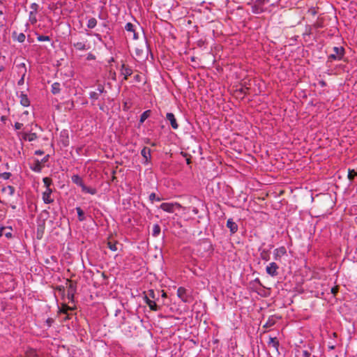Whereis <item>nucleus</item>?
<instances>
[{"label":"nucleus","mask_w":357,"mask_h":357,"mask_svg":"<svg viewBox=\"0 0 357 357\" xmlns=\"http://www.w3.org/2000/svg\"><path fill=\"white\" fill-rule=\"evenodd\" d=\"M269 0H251L248 4L255 14H260L266 10V6Z\"/></svg>","instance_id":"1"},{"label":"nucleus","mask_w":357,"mask_h":357,"mask_svg":"<svg viewBox=\"0 0 357 357\" xmlns=\"http://www.w3.org/2000/svg\"><path fill=\"white\" fill-rule=\"evenodd\" d=\"M344 53L345 50L343 47H334L333 48V53L328 56L327 62L342 60Z\"/></svg>","instance_id":"2"},{"label":"nucleus","mask_w":357,"mask_h":357,"mask_svg":"<svg viewBox=\"0 0 357 357\" xmlns=\"http://www.w3.org/2000/svg\"><path fill=\"white\" fill-rule=\"evenodd\" d=\"M72 45L78 51H86L91 48L90 43L87 39H82L80 41H75Z\"/></svg>","instance_id":"3"},{"label":"nucleus","mask_w":357,"mask_h":357,"mask_svg":"<svg viewBox=\"0 0 357 357\" xmlns=\"http://www.w3.org/2000/svg\"><path fill=\"white\" fill-rule=\"evenodd\" d=\"M278 265L275 262H271L266 266V271L271 277H276L278 275Z\"/></svg>","instance_id":"4"},{"label":"nucleus","mask_w":357,"mask_h":357,"mask_svg":"<svg viewBox=\"0 0 357 357\" xmlns=\"http://www.w3.org/2000/svg\"><path fill=\"white\" fill-rule=\"evenodd\" d=\"M133 71L130 66L125 63H122L120 68V73L123 76V79L127 80L128 77L132 74Z\"/></svg>","instance_id":"5"},{"label":"nucleus","mask_w":357,"mask_h":357,"mask_svg":"<svg viewBox=\"0 0 357 357\" xmlns=\"http://www.w3.org/2000/svg\"><path fill=\"white\" fill-rule=\"evenodd\" d=\"M141 155L144 160V164L147 165L150 163L151 159V151L149 148L144 146L141 151Z\"/></svg>","instance_id":"6"},{"label":"nucleus","mask_w":357,"mask_h":357,"mask_svg":"<svg viewBox=\"0 0 357 357\" xmlns=\"http://www.w3.org/2000/svg\"><path fill=\"white\" fill-rule=\"evenodd\" d=\"M105 92V88L102 85L99 84L96 91H91L89 93V98L93 100H96L99 98L100 94Z\"/></svg>","instance_id":"7"},{"label":"nucleus","mask_w":357,"mask_h":357,"mask_svg":"<svg viewBox=\"0 0 357 357\" xmlns=\"http://www.w3.org/2000/svg\"><path fill=\"white\" fill-rule=\"evenodd\" d=\"M177 296L181 300L185 303L189 301V296L187 293V290L182 287H178L177 289Z\"/></svg>","instance_id":"8"},{"label":"nucleus","mask_w":357,"mask_h":357,"mask_svg":"<svg viewBox=\"0 0 357 357\" xmlns=\"http://www.w3.org/2000/svg\"><path fill=\"white\" fill-rule=\"evenodd\" d=\"M52 190L51 188H47L45 192H43V200L45 204H51L54 202V199L52 198Z\"/></svg>","instance_id":"9"},{"label":"nucleus","mask_w":357,"mask_h":357,"mask_svg":"<svg viewBox=\"0 0 357 357\" xmlns=\"http://www.w3.org/2000/svg\"><path fill=\"white\" fill-rule=\"evenodd\" d=\"M45 228V220H40V221L38 222L37 231H36V237L38 239H41L43 238Z\"/></svg>","instance_id":"10"},{"label":"nucleus","mask_w":357,"mask_h":357,"mask_svg":"<svg viewBox=\"0 0 357 357\" xmlns=\"http://www.w3.org/2000/svg\"><path fill=\"white\" fill-rule=\"evenodd\" d=\"M286 253L287 250L284 246H281L278 248H276L274 250L273 252L274 259L275 260H280L282 256L286 255Z\"/></svg>","instance_id":"11"},{"label":"nucleus","mask_w":357,"mask_h":357,"mask_svg":"<svg viewBox=\"0 0 357 357\" xmlns=\"http://www.w3.org/2000/svg\"><path fill=\"white\" fill-rule=\"evenodd\" d=\"M74 307H70L66 304H63L61 307L59 308V312L61 314H65L66 316L63 319L64 321H66L70 319V314H68L69 310H73Z\"/></svg>","instance_id":"12"},{"label":"nucleus","mask_w":357,"mask_h":357,"mask_svg":"<svg viewBox=\"0 0 357 357\" xmlns=\"http://www.w3.org/2000/svg\"><path fill=\"white\" fill-rule=\"evenodd\" d=\"M166 118L168 121H169L171 126L172 127L173 129L176 130L178 128V124L177 123L176 119L173 113H167Z\"/></svg>","instance_id":"13"},{"label":"nucleus","mask_w":357,"mask_h":357,"mask_svg":"<svg viewBox=\"0 0 357 357\" xmlns=\"http://www.w3.org/2000/svg\"><path fill=\"white\" fill-rule=\"evenodd\" d=\"M144 301L151 310L158 311L160 309L155 302L150 299L148 296H144Z\"/></svg>","instance_id":"14"},{"label":"nucleus","mask_w":357,"mask_h":357,"mask_svg":"<svg viewBox=\"0 0 357 357\" xmlns=\"http://www.w3.org/2000/svg\"><path fill=\"white\" fill-rule=\"evenodd\" d=\"M227 227L229 229L231 234H235L238 231L237 224L233 221L231 218L228 219L227 222Z\"/></svg>","instance_id":"15"},{"label":"nucleus","mask_w":357,"mask_h":357,"mask_svg":"<svg viewBox=\"0 0 357 357\" xmlns=\"http://www.w3.org/2000/svg\"><path fill=\"white\" fill-rule=\"evenodd\" d=\"M160 208L164 211L168 213H173L174 208V204L172 203H162L160 206Z\"/></svg>","instance_id":"16"},{"label":"nucleus","mask_w":357,"mask_h":357,"mask_svg":"<svg viewBox=\"0 0 357 357\" xmlns=\"http://www.w3.org/2000/svg\"><path fill=\"white\" fill-rule=\"evenodd\" d=\"M20 104L24 107H28L30 105L29 99L27 97V95L21 92L20 96Z\"/></svg>","instance_id":"17"},{"label":"nucleus","mask_w":357,"mask_h":357,"mask_svg":"<svg viewBox=\"0 0 357 357\" xmlns=\"http://www.w3.org/2000/svg\"><path fill=\"white\" fill-rule=\"evenodd\" d=\"M268 347H272L274 348L277 351H278V347L280 345L279 341L278 340L277 337H269V340L268 342Z\"/></svg>","instance_id":"18"},{"label":"nucleus","mask_w":357,"mask_h":357,"mask_svg":"<svg viewBox=\"0 0 357 357\" xmlns=\"http://www.w3.org/2000/svg\"><path fill=\"white\" fill-rule=\"evenodd\" d=\"M71 179L75 184L80 186L81 188L84 185L82 178L77 174L72 176Z\"/></svg>","instance_id":"19"},{"label":"nucleus","mask_w":357,"mask_h":357,"mask_svg":"<svg viewBox=\"0 0 357 357\" xmlns=\"http://www.w3.org/2000/svg\"><path fill=\"white\" fill-rule=\"evenodd\" d=\"M42 168H43V165L41 164V162H40L39 160H36L33 166L31 167V169L33 172H41Z\"/></svg>","instance_id":"20"},{"label":"nucleus","mask_w":357,"mask_h":357,"mask_svg":"<svg viewBox=\"0 0 357 357\" xmlns=\"http://www.w3.org/2000/svg\"><path fill=\"white\" fill-rule=\"evenodd\" d=\"M151 114L150 109L144 111L140 116L139 123H143L151 116Z\"/></svg>","instance_id":"21"},{"label":"nucleus","mask_w":357,"mask_h":357,"mask_svg":"<svg viewBox=\"0 0 357 357\" xmlns=\"http://www.w3.org/2000/svg\"><path fill=\"white\" fill-rule=\"evenodd\" d=\"M61 91V84L59 82H54L52 84L51 92L53 94H58Z\"/></svg>","instance_id":"22"},{"label":"nucleus","mask_w":357,"mask_h":357,"mask_svg":"<svg viewBox=\"0 0 357 357\" xmlns=\"http://www.w3.org/2000/svg\"><path fill=\"white\" fill-rule=\"evenodd\" d=\"M18 68V73L21 74L22 76L25 77L26 73V68L24 63H20L17 66Z\"/></svg>","instance_id":"23"},{"label":"nucleus","mask_w":357,"mask_h":357,"mask_svg":"<svg viewBox=\"0 0 357 357\" xmlns=\"http://www.w3.org/2000/svg\"><path fill=\"white\" fill-rule=\"evenodd\" d=\"M310 354L307 350L298 349L296 351V357H310Z\"/></svg>","instance_id":"24"},{"label":"nucleus","mask_w":357,"mask_h":357,"mask_svg":"<svg viewBox=\"0 0 357 357\" xmlns=\"http://www.w3.org/2000/svg\"><path fill=\"white\" fill-rule=\"evenodd\" d=\"M13 37L15 38L20 43L24 42L26 38V36L23 33H20L17 35V33L15 31L13 33Z\"/></svg>","instance_id":"25"},{"label":"nucleus","mask_w":357,"mask_h":357,"mask_svg":"<svg viewBox=\"0 0 357 357\" xmlns=\"http://www.w3.org/2000/svg\"><path fill=\"white\" fill-rule=\"evenodd\" d=\"M82 192H84L85 193H89L91 195H95L97 192L96 188H89V187L86 186L85 185H84L82 186Z\"/></svg>","instance_id":"26"},{"label":"nucleus","mask_w":357,"mask_h":357,"mask_svg":"<svg viewBox=\"0 0 357 357\" xmlns=\"http://www.w3.org/2000/svg\"><path fill=\"white\" fill-rule=\"evenodd\" d=\"M67 292H70V294H75L76 292V284L72 281L69 282V284L68 286Z\"/></svg>","instance_id":"27"},{"label":"nucleus","mask_w":357,"mask_h":357,"mask_svg":"<svg viewBox=\"0 0 357 357\" xmlns=\"http://www.w3.org/2000/svg\"><path fill=\"white\" fill-rule=\"evenodd\" d=\"M261 259L268 261L270 259V252L267 250H262L260 252Z\"/></svg>","instance_id":"28"},{"label":"nucleus","mask_w":357,"mask_h":357,"mask_svg":"<svg viewBox=\"0 0 357 357\" xmlns=\"http://www.w3.org/2000/svg\"><path fill=\"white\" fill-rule=\"evenodd\" d=\"M2 192H8L10 196H13L15 193V188L12 185H8L1 189Z\"/></svg>","instance_id":"29"},{"label":"nucleus","mask_w":357,"mask_h":357,"mask_svg":"<svg viewBox=\"0 0 357 357\" xmlns=\"http://www.w3.org/2000/svg\"><path fill=\"white\" fill-rule=\"evenodd\" d=\"M97 25V20L94 17L90 18L87 22V27L89 29H93Z\"/></svg>","instance_id":"30"},{"label":"nucleus","mask_w":357,"mask_h":357,"mask_svg":"<svg viewBox=\"0 0 357 357\" xmlns=\"http://www.w3.org/2000/svg\"><path fill=\"white\" fill-rule=\"evenodd\" d=\"M76 211L77 213L78 220L81 222L84 221L85 220V216L83 210L80 207H76Z\"/></svg>","instance_id":"31"},{"label":"nucleus","mask_w":357,"mask_h":357,"mask_svg":"<svg viewBox=\"0 0 357 357\" xmlns=\"http://www.w3.org/2000/svg\"><path fill=\"white\" fill-rule=\"evenodd\" d=\"M160 227L158 224L154 225L153 227L152 235L153 236H158L160 234Z\"/></svg>","instance_id":"32"},{"label":"nucleus","mask_w":357,"mask_h":357,"mask_svg":"<svg viewBox=\"0 0 357 357\" xmlns=\"http://www.w3.org/2000/svg\"><path fill=\"white\" fill-rule=\"evenodd\" d=\"M38 7L39 6L36 3H31L30 6L31 9V11H30L29 13L30 15H36V13L38 11Z\"/></svg>","instance_id":"33"},{"label":"nucleus","mask_w":357,"mask_h":357,"mask_svg":"<svg viewBox=\"0 0 357 357\" xmlns=\"http://www.w3.org/2000/svg\"><path fill=\"white\" fill-rule=\"evenodd\" d=\"M356 176H357V173L354 169H349L348 178L350 181H352Z\"/></svg>","instance_id":"34"},{"label":"nucleus","mask_w":357,"mask_h":357,"mask_svg":"<svg viewBox=\"0 0 357 357\" xmlns=\"http://www.w3.org/2000/svg\"><path fill=\"white\" fill-rule=\"evenodd\" d=\"M43 181L44 183L45 186L46 187V189L47 188H50V185L52 183V179L50 178L45 177L43 179Z\"/></svg>","instance_id":"35"},{"label":"nucleus","mask_w":357,"mask_h":357,"mask_svg":"<svg viewBox=\"0 0 357 357\" xmlns=\"http://www.w3.org/2000/svg\"><path fill=\"white\" fill-rule=\"evenodd\" d=\"M38 135L35 132H28L27 139L29 142H33L37 139Z\"/></svg>","instance_id":"36"},{"label":"nucleus","mask_w":357,"mask_h":357,"mask_svg":"<svg viewBox=\"0 0 357 357\" xmlns=\"http://www.w3.org/2000/svg\"><path fill=\"white\" fill-rule=\"evenodd\" d=\"M275 320L273 317H269L268 321L266 322V324L264 325V328H269L273 326L275 324Z\"/></svg>","instance_id":"37"},{"label":"nucleus","mask_w":357,"mask_h":357,"mask_svg":"<svg viewBox=\"0 0 357 357\" xmlns=\"http://www.w3.org/2000/svg\"><path fill=\"white\" fill-rule=\"evenodd\" d=\"M149 200L151 202H153L154 200H156L158 202H160L161 201V198L158 197H156V195L155 192H152L149 195Z\"/></svg>","instance_id":"38"},{"label":"nucleus","mask_w":357,"mask_h":357,"mask_svg":"<svg viewBox=\"0 0 357 357\" xmlns=\"http://www.w3.org/2000/svg\"><path fill=\"white\" fill-rule=\"evenodd\" d=\"M125 29L130 33L134 32V25L130 22H128L125 26Z\"/></svg>","instance_id":"39"},{"label":"nucleus","mask_w":357,"mask_h":357,"mask_svg":"<svg viewBox=\"0 0 357 357\" xmlns=\"http://www.w3.org/2000/svg\"><path fill=\"white\" fill-rule=\"evenodd\" d=\"M107 245H108V248L112 250V251H116L117 250V246H116V242H111V241H109L107 243Z\"/></svg>","instance_id":"40"},{"label":"nucleus","mask_w":357,"mask_h":357,"mask_svg":"<svg viewBox=\"0 0 357 357\" xmlns=\"http://www.w3.org/2000/svg\"><path fill=\"white\" fill-rule=\"evenodd\" d=\"M37 40L38 41H40V42L50 41V38L48 36L38 35L37 36Z\"/></svg>","instance_id":"41"},{"label":"nucleus","mask_w":357,"mask_h":357,"mask_svg":"<svg viewBox=\"0 0 357 357\" xmlns=\"http://www.w3.org/2000/svg\"><path fill=\"white\" fill-rule=\"evenodd\" d=\"M17 135L20 137V139L22 140L28 141V139H27L28 132H18Z\"/></svg>","instance_id":"42"},{"label":"nucleus","mask_w":357,"mask_h":357,"mask_svg":"<svg viewBox=\"0 0 357 357\" xmlns=\"http://www.w3.org/2000/svg\"><path fill=\"white\" fill-rule=\"evenodd\" d=\"M11 176V174L10 172H3L0 174V178H3L5 180L9 179Z\"/></svg>","instance_id":"43"},{"label":"nucleus","mask_w":357,"mask_h":357,"mask_svg":"<svg viewBox=\"0 0 357 357\" xmlns=\"http://www.w3.org/2000/svg\"><path fill=\"white\" fill-rule=\"evenodd\" d=\"M312 26L316 29H320V28H322L324 26H323V22H316L313 25H312Z\"/></svg>","instance_id":"44"},{"label":"nucleus","mask_w":357,"mask_h":357,"mask_svg":"<svg viewBox=\"0 0 357 357\" xmlns=\"http://www.w3.org/2000/svg\"><path fill=\"white\" fill-rule=\"evenodd\" d=\"M312 29L313 27L312 26H307L305 29V32L304 33V35H311L312 33Z\"/></svg>","instance_id":"45"},{"label":"nucleus","mask_w":357,"mask_h":357,"mask_svg":"<svg viewBox=\"0 0 357 357\" xmlns=\"http://www.w3.org/2000/svg\"><path fill=\"white\" fill-rule=\"evenodd\" d=\"M146 296H148L150 299L151 298L154 299L155 298V291H154V290L149 289L148 291L147 294Z\"/></svg>","instance_id":"46"},{"label":"nucleus","mask_w":357,"mask_h":357,"mask_svg":"<svg viewBox=\"0 0 357 357\" xmlns=\"http://www.w3.org/2000/svg\"><path fill=\"white\" fill-rule=\"evenodd\" d=\"M23 126V124L19 122H16L14 125V128L15 130H20Z\"/></svg>","instance_id":"47"},{"label":"nucleus","mask_w":357,"mask_h":357,"mask_svg":"<svg viewBox=\"0 0 357 357\" xmlns=\"http://www.w3.org/2000/svg\"><path fill=\"white\" fill-rule=\"evenodd\" d=\"M95 59H96V56L94 54H93L92 53L88 54L87 57H86L87 60H89V61L94 60Z\"/></svg>","instance_id":"48"},{"label":"nucleus","mask_w":357,"mask_h":357,"mask_svg":"<svg viewBox=\"0 0 357 357\" xmlns=\"http://www.w3.org/2000/svg\"><path fill=\"white\" fill-rule=\"evenodd\" d=\"M134 79H135L136 82H140L142 81V77H141V75H138V74H137V75H135L134 76Z\"/></svg>","instance_id":"49"},{"label":"nucleus","mask_w":357,"mask_h":357,"mask_svg":"<svg viewBox=\"0 0 357 357\" xmlns=\"http://www.w3.org/2000/svg\"><path fill=\"white\" fill-rule=\"evenodd\" d=\"M29 19L32 24L36 22V18L35 15H29Z\"/></svg>","instance_id":"50"},{"label":"nucleus","mask_w":357,"mask_h":357,"mask_svg":"<svg viewBox=\"0 0 357 357\" xmlns=\"http://www.w3.org/2000/svg\"><path fill=\"white\" fill-rule=\"evenodd\" d=\"M24 77H25L21 76V78L17 82V84L19 86L24 84Z\"/></svg>","instance_id":"51"},{"label":"nucleus","mask_w":357,"mask_h":357,"mask_svg":"<svg viewBox=\"0 0 357 357\" xmlns=\"http://www.w3.org/2000/svg\"><path fill=\"white\" fill-rule=\"evenodd\" d=\"M74 296H75V294H73L70 295V292H67V297H68V300L73 301Z\"/></svg>","instance_id":"52"},{"label":"nucleus","mask_w":357,"mask_h":357,"mask_svg":"<svg viewBox=\"0 0 357 357\" xmlns=\"http://www.w3.org/2000/svg\"><path fill=\"white\" fill-rule=\"evenodd\" d=\"M248 91V88H241L239 89L240 93L243 94H246Z\"/></svg>","instance_id":"53"},{"label":"nucleus","mask_w":357,"mask_h":357,"mask_svg":"<svg viewBox=\"0 0 357 357\" xmlns=\"http://www.w3.org/2000/svg\"><path fill=\"white\" fill-rule=\"evenodd\" d=\"M49 159V155H45L40 162H41V164L45 163L48 161Z\"/></svg>","instance_id":"54"},{"label":"nucleus","mask_w":357,"mask_h":357,"mask_svg":"<svg viewBox=\"0 0 357 357\" xmlns=\"http://www.w3.org/2000/svg\"><path fill=\"white\" fill-rule=\"evenodd\" d=\"M44 153V151H42V150H36L35 151V155H41Z\"/></svg>","instance_id":"55"},{"label":"nucleus","mask_w":357,"mask_h":357,"mask_svg":"<svg viewBox=\"0 0 357 357\" xmlns=\"http://www.w3.org/2000/svg\"><path fill=\"white\" fill-rule=\"evenodd\" d=\"M132 38L134 40L138 39V38H139L138 34H137V33L135 32V30H134V32H132Z\"/></svg>","instance_id":"56"},{"label":"nucleus","mask_w":357,"mask_h":357,"mask_svg":"<svg viewBox=\"0 0 357 357\" xmlns=\"http://www.w3.org/2000/svg\"><path fill=\"white\" fill-rule=\"evenodd\" d=\"M6 229V227H0V238L3 235V231Z\"/></svg>","instance_id":"57"},{"label":"nucleus","mask_w":357,"mask_h":357,"mask_svg":"<svg viewBox=\"0 0 357 357\" xmlns=\"http://www.w3.org/2000/svg\"><path fill=\"white\" fill-rule=\"evenodd\" d=\"M5 236L7 237V238H10L12 236V234L9 231V232H6L4 234Z\"/></svg>","instance_id":"58"},{"label":"nucleus","mask_w":357,"mask_h":357,"mask_svg":"<svg viewBox=\"0 0 357 357\" xmlns=\"http://www.w3.org/2000/svg\"><path fill=\"white\" fill-rule=\"evenodd\" d=\"M255 282H257V283H258V284H259V285H261V286L262 285V284H261V282H260V280H259V278H256V279L255 280Z\"/></svg>","instance_id":"59"},{"label":"nucleus","mask_w":357,"mask_h":357,"mask_svg":"<svg viewBox=\"0 0 357 357\" xmlns=\"http://www.w3.org/2000/svg\"><path fill=\"white\" fill-rule=\"evenodd\" d=\"M53 320L52 319H48L47 320V322L48 323V325L50 326Z\"/></svg>","instance_id":"60"},{"label":"nucleus","mask_w":357,"mask_h":357,"mask_svg":"<svg viewBox=\"0 0 357 357\" xmlns=\"http://www.w3.org/2000/svg\"><path fill=\"white\" fill-rule=\"evenodd\" d=\"M1 121H3V122H4V121L6 120V117L5 116H2L1 117Z\"/></svg>","instance_id":"61"},{"label":"nucleus","mask_w":357,"mask_h":357,"mask_svg":"<svg viewBox=\"0 0 357 357\" xmlns=\"http://www.w3.org/2000/svg\"><path fill=\"white\" fill-rule=\"evenodd\" d=\"M186 162H187V164H188V165L190 164V163H191V160H190V158H187V159H186Z\"/></svg>","instance_id":"62"},{"label":"nucleus","mask_w":357,"mask_h":357,"mask_svg":"<svg viewBox=\"0 0 357 357\" xmlns=\"http://www.w3.org/2000/svg\"><path fill=\"white\" fill-rule=\"evenodd\" d=\"M331 291L333 294H335L337 292V290L335 289L334 288H332Z\"/></svg>","instance_id":"63"},{"label":"nucleus","mask_w":357,"mask_h":357,"mask_svg":"<svg viewBox=\"0 0 357 357\" xmlns=\"http://www.w3.org/2000/svg\"><path fill=\"white\" fill-rule=\"evenodd\" d=\"M4 69L3 66H0V72L2 71Z\"/></svg>","instance_id":"64"}]
</instances>
